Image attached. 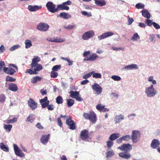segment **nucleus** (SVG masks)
<instances>
[{"instance_id": "4", "label": "nucleus", "mask_w": 160, "mask_h": 160, "mask_svg": "<svg viewBox=\"0 0 160 160\" xmlns=\"http://www.w3.org/2000/svg\"><path fill=\"white\" fill-rule=\"evenodd\" d=\"M66 123L70 129L72 130L76 129V123L72 120V118L71 116H68L66 119Z\"/></svg>"}, {"instance_id": "62", "label": "nucleus", "mask_w": 160, "mask_h": 160, "mask_svg": "<svg viewBox=\"0 0 160 160\" xmlns=\"http://www.w3.org/2000/svg\"><path fill=\"white\" fill-rule=\"evenodd\" d=\"M90 52L89 51L85 52L83 54V56L84 57L86 58V57H88V55L90 54Z\"/></svg>"}, {"instance_id": "34", "label": "nucleus", "mask_w": 160, "mask_h": 160, "mask_svg": "<svg viewBox=\"0 0 160 160\" xmlns=\"http://www.w3.org/2000/svg\"><path fill=\"white\" fill-rule=\"evenodd\" d=\"M92 76L93 78H101L102 75L101 73H96L94 71H92Z\"/></svg>"}, {"instance_id": "10", "label": "nucleus", "mask_w": 160, "mask_h": 160, "mask_svg": "<svg viewBox=\"0 0 160 160\" xmlns=\"http://www.w3.org/2000/svg\"><path fill=\"white\" fill-rule=\"evenodd\" d=\"M92 89L99 94L102 91V88L98 83H95L92 86Z\"/></svg>"}, {"instance_id": "45", "label": "nucleus", "mask_w": 160, "mask_h": 160, "mask_svg": "<svg viewBox=\"0 0 160 160\" xmlns=\"http://www.w3.org/2000/svg\"><path fill=\"white\" fill-rule=\"evenodd\" d=\"M58 75V74L55 71H53L51 72L50 74V77L52 78H56Z\"/></svg>"}, {"instance_id": "63", "label": "nucleus", "mask_w": 160, "mask_h": 160, "mask_svg": "<svg viewBox=\"0 0 160 160\" xmlns=\"http://www.w3.org/2000/svg\"><path fill=\"white\" fill-rule=\"evenodd\" d=\"M153 25L154 27L157 29H158L160 28V26L158 24L156 23L155 22H153Z\"/></svg>"}, {"instance_id": "15", "label": "nucleus", "mask_w": 160, "mask_h": 160, "mask_svg": "<svg viewBox=\"0 0 160 160\" xmlns=\"http://www.w3.org/2000/svg\"><path fill=\"white\" fill-rule=\"evenodd\" d=\"M31 68L35 71V72H38L42 69V65L38 64L34 65H31Z\"/></svg>"}, {"instance_id": "3", "label": "nucleus", "mask_w": 160, "mask_h": 160, "mask_svg": "<svg viewBox=\"0 0 160 160\" xmlns=\"http://www.w3.org/2000/svg\"><path fill=\"white\" fill-rule=\"evenodd\" d=\"M83 116L86 119L89 120L92 123H95L97 120L96 114L92 111H90L88 113H83Z\"/></svg>"}, {"instance_id": "5", "label": "nucleus", "mask_w": 160, "mask_h": 160, "mask_svg": "<svg viewBox=\"0 0 160 160\" xmlns=\"http://www.w3.org/2000/svg\"><path fill=\"white\" fill-rule=\"evenodd\" d=\"M141 137V134L138 130H133L132 134V139L134 143L137 142L139 140Z\"/></svg>"}, {"instance_id": "47", "label": "nucleus", "mask_w": 160, "mask_h": 160, "mask_svg": "<svg viewBox=\"0 0 160 160\" xmlns=\"http://www.w3.org/2000/svg\"><path fill=\"white\" fill-rule=\"evenodd\" d=\"M144 5L143 4H142L141 3H138L136 4L135 7L138 9H143L144 7Z\"/></svg>"}, {"instance_id": "8", "label": "nucleus", "mask_w": 160, "mask_h": 160, "mask_svg": "<svg viewBox=\"0 0 160 160\" xmlns=\"http://www.w3.org/2000/svg\"><path fill=\"white\" fill-rule=\"evenodd\" d=\"M55 6V5L52 2H48L46 5L48 10L52 13H54L58 11V8H56Z\"/></svg>"}, {"instance_id": "1", "label": "nucleus", "mask_w": 160, "mask_h": 160, "mask_svg": "<svg viewBox=\"0 0 160 160\" xmlns=\"http://www.w3.org/2000/svg\"><path fill=\"white\" fill-rule=\"evenodd\" d=\"M118 148L124 152H121L119 153L120 157L126 159H128L131 157V155L128 152L132 149V146L129 143L123 144L121 146L118 147Z\"/></svg>"}, {"instance_id": "18", "label": "nucleus", "mask_w": 160, "mask_h": 160, "mask_svg": "<svg viewBox=\"0 0 160 160\" xmlns=\"http://www.w3.org/2000/svg\"><path fill=\"white\" fill-rule=\"evenodd\" d=\"M160 145L159 141L157 139H153L151 143V147L153 148H156Z\"/></svg>"}, {"instance_id": "22", "label": "nucleus", "mask_w": 160, "mask_h": 160, "mask_svg": "<svg viewBox=\"0 0 160 160\" xmlns=\"http://www.w3.org/2000/svg\"><path fill=\"white\" fill-rule=\"evenodd\" d=\"M42 8L41 6L29 5L28 7V10L31 12H34L38 10V9Z\"/></svg>"}, {"instance_id": "48", "label": "nucleus", "mask_w": 160, "mask_h": 160, "mask_svg": "<svg viewBox=\"0 0 160 160\" xmlns=\"http://www.w3.org/2000/svg\"><path fill=\"white\" fill-rule=\"evenodd\" d=\"M111 78L115 81H118L121 79V78L118 76L113 75L111 77Z\"/></svg>"}, {"instance_id": "26", "label": "nucleus", "mask_w": 160, "mask_h": 160, "mask_svg": "<svg viewBox=\"0 0 160 160\" xmlns=\"http://www.w3.org/2000/svg\"><path fill=\"white\" fill-rule=\"evenodd\" d=\"M57 8L58 9V10H68L69 9V7L66 5L63 4V3L62 4L58 5L57 6Z\"/></svg>"}, {"instance_id": "25", "label": "nucleus", "mask_w": 160, "mask_h": 160, "mask_svg": "<svg viewBox=\"0 0 160 160\" xmlns=\"http://www.w3.org/2000/svg\"><path fill=\"white\" fill-rule=\"evenodd\" d=\"M59 16L63 19H68L71 17V15L68 13L62 12L59 14Z\"/></svg>"}, {"instance_id": "11", "label": "nucleus", "mask_w": 160, "mask_h": 160, "mask_svg": "<svg viewBox=\"0 0 160 160\" xmlns=\"http://www.w3.org/2000/svg\"><path fill=\"white\" fill-rule=\"evenodd\" d=\"M98 55L96 53H93L90 55L89 57L84 58L83 61H95L98 58Z\"/></svg>"}, {"instance_id": "31", "label": "nucleus", "mask_w": 160, "mask_h": 160, "mask_svg": "<svg viewBox=\"0 0 160 160\" xmlns=\"http://www.w3.org/2000/svg\"><path fill=\"white\" fill-rule=\"evenodd\" d=\"M0 147L2 150L5 152H8L9 151L8 147H7L2 142L0 143Z\"/></svg>"}, {"instance_id": "40", "label": "nucleus", "mask_w": 160, "mask_h": 160, "mask_svg": "<svg viewBox=\"0 0 160 160\" xmlns=\"http://www.w3.org/2000/svg\"><path fill=\"white\" fill-rule=\"evenodd\" d=\"M61 68V65H56L54 66L52 68V70L54 71H57L60 70Z\"/></svg>"}, {"instance_id": "20", "label": "nucleus", "mask_w": 160, "mask_h": 160, "mask_svg": "<svg viewBox=\"0 0 160 160\" xmlns=\"http://www.w3.org/2000/svg\"><path fill=\"white\" fill-rule=\"evenodd\" d=\"M138 68V67L136 64H131V65H127L124 67H123L122 68V70H123L124 69H127V70H130V69H137Z\"/></svg>"}, {"instance_id": "7", "label": "nucleus", "mask_w": 160, "mask_h": 160, "mask_svg": "<svg viewBox=\"0 0 160 160\" xmlns=\"http://www.w3.org/2000/svg\"><path fill=\"white\" fill-rule=\"evenodd\" d=\"M145 92L147 96L149 97L153 96L156 93V91L153 88V85H152L146 88Z\"/></svg>"}, {"instance_id": "32", "label": "nucleus", "mask_w": 160, "mask_h": 160, "mask_svg": "<svg viewBox=\"0 0 160 160\" xmlns=\"http://www.w3.org/2000/svg\"><path fill=\"white\" fill-rule=\"evenodd\" d=\"M34 115L33 114L31 113L29 115L27 118L26 121L29 122L31 123L33 122L35 119V118L33 117Z\"/></svg>"}, {"instance_id": "39", "label": "nucleus", "mask_w": 160, "mask_h": 160, "mask_svg": "<svg viewBox=\"0 0 160 160\" xmlns=\"http://www.w3.org/2000/svg\"><path fill=\"white\" fill-rule=\"evenodd\" d=\"M16 155L20 157H23L24 156L23 154L22 153V151L19 149L15 152Z\"/></svg>"}, {"instance_id": "30", "label": "nucleus", "mask_w": 160, "mask_h": 160, "mask_svg": "<svg viewBox=\"0 0 160 160\" xmlns=\"http://www.w3.org/2000/svg\"><path fill=\"white\" fill-rule=\"evenodd\" d=\"M69 93L70 97L73 98H75L77 96H78V95H79V92L76 91H72L70 92Z\"/></svg>"}, {"instance_id": "6", "label": "nucleus", "mask_w": 160, "mask_h": 160, "mask_svg": "<svg viewBox=\"0 0 160 160\" xmlns=\"http://www.w3.org/2000/svg\"><path fill=\"white\" fill-rule=\"evenodd\" d=\"M49 27V25L48 24L44 22H41L37 25V28L39 31L46 32L48 30Z\"/></svg>"}, {"instance_id": "19", "label": "nucleus", "mask_w": 160, "mask_h": 160, "mask_svg": "<svg viewBox=\"0 0 160 160\" xmlns=\"http://www.w3.org/2000/svg\"><path fill=\"white\" fill-rule=\"evenodd\" d=\"M47 39L48 41L52 42H61L64 41L62 39L58 38H49Z\"/></svg>"}, {"instance_id": "41", "label": "nucleus", "mask_w": 160, "mask_h": 160, "mask_svg": "<svg viewBox=\"0 0 160 160\" xmlns=\"http://www.w3.org/2000/svg\"><path fill=\"white\" fill-rule=\"evenodd\" d=\"M3 127L4 128L7 130L8 131L10 132L12 128V125L10 124H4V125Z\"/></svg>"}, {"instance_id": "33", "label": "nucleus", "mask_w": 160, "mask_h": 160, "mask_svg": "<svg viewBox=\"0 0 160 160\" xmlns=\"http://www.w3.org/2000/svg\"><path fill=\"white\" fill-rule=\"evenodd\" d=\"M123 119L124 117L122 115L118 116L117 117H116L115 118V123H118L120 122L121 120H123Z\"/></svg>"}, {"instance_id": "50", "label": "nucleus", "mask_w": 160, "mask_h": 160, "mask_svg": "<svg viewBox=\"0 0 160 160\" xmlns=\"http://www.w3.org/2000/svg\"><path fill=\"white\" fill-rule=\"evenodd\" d=\"M113 144V142L111 140H109L107 142V145L108 148H110Z\"/></svg>"}, {"instance_id": "2", "label": "nucleus", "mask_w": 160, "mask_h": 160, "mask_svg": "<svg viewBox=\"0 0 160 160\" xmlns=\"http://www.w3.org/2000/svg\"><path fill=\"white\" fill-rule=\"evenodd\" d=\"M94 135L93 132L92 131L89 132L88 129H83L79 135V138L82 140L88 142L91 141Z\"/></svg>"}, {"instance_id": "36", "label": "nucleus", "mask_w": 160, "mask_h": 160, "mask_svg": "<svg viewBox=\"0 0 160 160\" xmlns=\"http://www.w3.org/2000/svg\"><path fill=\"white\" fill-rule=\"evenodd\" d=\"M25 43V48H29L32 46L31 42L29 40H26Z\"/></svg>"}, {"instance_id": "42", "label": "nucleus", "mask_w": 160, "mask_h": 160, "mask_svg": "<svg viewBox=\"0 0 160 160\" xmlns=\"http://www.w3.org/2000/svg\"><path fill=\"white\" fill-rule=\"evenodd\" d=\"M6 80L7 81L12 82L15 81L16 79L8 75L6 77Z\"/></svg>"}, {"instance_id": "29", "label": "nucleus", "mask_w": 160, "mask_h": 160, "mask_svg": "<svg viewBox=\"0 0 160 160\" xmlns=\"http://www.w3.org/2000/svg\"><path fill=\"white\" fill-rule=\"evenodd\" d=\"M95 4L99 6H103L106 5L105 0H98L96 1Z\"/></svg>"}, {"instance_id": "44", "label": "nucleus", "mask_w": 160, "mask_h": 160, "mask_svg": "<svg viewBox=\"0 0 160 160\" xmlns=\"http://www.w3.org/2000/svg\"><path fill=\"white\" fill-rule=\"evenodd\" d=\"M153 77L150 76L148 78V81L149 82H151L152 84H156L157 83V82L156 80L153 79Z\"/></svg>"}, {"instance_id": "57", "label": "nucleus", "mask_w": 160, "mask_h": 160, "mask_svg": "<svg viewBox=\"0 0 160 160\" xmlns=\"http://www.w3.org/2000/svg\"><path fill=\"white\" fill-rule=\"evenodd\" d=\"M92 74V72L87 73L83 76V78L86 79L90 77Z\"/></svg>"}, {"instance_id": "23", "label": "nucleus", "mask_w": 160, "mask_h": 160, "mask_svg": "<svg viewBox=\"0 0 160 160\" xmlns=\"http://www.w3.org/2000/svg\"><path fill=\"white\" fill-rule=\"evenodd\" d=\"M41 61L40 58L38 56H34V58L32 59V62L31 64V65H34L36 64H38V63Z\"/></svg>"}, {"instance_id": "59", "label": "nucleus", "mask_w": 160, "mask_h": 160, "mask_svg": "<svg viewBox=\"0 0 160 160\" xmlns=\"http://www.w3.org/2000/svg\"><path fill=\"white\" fill-rule=\"evenodd\" d=\"M57 121L58 125L60 127H62V123L60 118L58 117V118Z\"/></svg>"}, {"instance_id": "54", "label": "nucleus", "mask_w": 160, "mask_h": 160, "mask_svg": "<svg viewBox=\"0 0 160 160\" xmlns=\"http://www.w3.org/2000/svg\"><path fill=\"white\" fill-rule=\"evenodd\" d=\"M6 98L4 94L0 95V102H3L5 101Z\"/></svg>"}, {"instance_id": "9", "label": "nucleus", "mask_w": 160, "mask_h": 160, "mask_svg": "<svg viewBox=\"0 0 160 160\" xmlns=\"http://www.w3.org/2000/svg\"><path fill=\"white\" fill-rule=\"evenodd\" d=\"M94 35V32L92 30L84 32L82 36V38L84 40H87L93 37Z\"/></svg>"}, {"instance_id": "38", "label": "nucleus", "mask_w": 160, "mask_h": 160, "mask_svg": "<svg viewBox=\"0 0 160 160\" xmlns=\"http://www.w3.org/2000/svg\"><path fill=\"white\" fill-rule=\"evenodd\" d=\"M17 121V118H14L12 119H10L7 120L6 121V123L7 124H10V123H13L16 122Z\"/></svg>"}, {"instance_id": "27", "label": "nucleus", "mask_w": 160, "mask_h": 160, "mask_svg": "<svg viewBox=\"0 0 160 160\" xmlns=\"http://www.w3.org/2000/svg\"><path fill=\"white\" fill-rule=\"evenodd\" d=\"M42 78L39 76H36L33 77L31 79V82L33 84H35L37 82L41 81Z\"/></svg>"}, {"instance_id": "12", "label": "nucleus", "mask_w": 160, "mask_h": 160, "mask_svg": "<svg viewBox=\"0 0 160 160\" xmlns=\"http://www.w3.org/2000/svg\"><path fill=\"white\" fill-rule=\"evenodd\" d=\"M28 106L32 110H34L37 108V103L32 99L30 98L28 102Z\"/></svg>"}, {"instance_id": "49", "label": "nucleus", "mask_w": 160, "mask_h": 160, "mask_svg": "<svg viewBox=\"0 0 160 160\" xmlns=\"http://www.w3.org/2000/svg\"><path fill=\"white\" fill-rule=\"evenodd\" d=\"M26 73H29V74L32 75V74H37L38 72H35V71L31 69H28L27 70V71L26 72Z\"/></svg>"}, {"instance_id": "37", "label": "nucleus", "mask_w": 160, "mask_h": 160, "mask_svg": "<svg viewBox=\"0 0 160 160\" xmlns=\"http://www.w3.org/2000/svg\"><path fill=\"white\" fill-rule=\"evenodd\" d=\"M74 100L72 99H68L67 101L68 106L69 107H71L74 103Z\"/></svg>"}, {"instance_id": "46", "label": "nucleus", "mask_w": 160, "mask_h": 160, "mask_svg": "<svg viewBox=\"0 0 160 160\" xmlns=\"http://www.w3.org/2000/svg\"><path fill=\"white\" fill-rule=\"evenodd\" d=\"M106 158H109L114 154V152L112 151H109L106 153Z\"/></svg>"}, {"instance_id": "53", "label": "nucleus", "mask_w": 160, "mask_h": 160, "mask_svg": "<svg viewBox=\"0 0 160 160\" xmlns=\"http://www.w3.org/2000/svg\"><path fill=\"white\" fill-rule=\"evenodd\" d=\"M146 23L148 26H150L152 25H153V22H152V20L148 19H146Z\"/></svg>"}, {"instance_id": "58", "label": "nucleus", "mask_w": 160, "mask_h": 160, "mask_svg": "<svg viewBox=\"0 0 160 160\" xmlns=\"http://www.w3.org/2000/svg\"><path fill=\"white\" fill-rule=\"evenodd\" d=\"M133 21L134 20L132 18L129 17L128 18V25H130L131 24Z\"/></svg>"}, {"instance_id": "52", "label": "nucleus", "mask_w": 160, "mask_h": 160, "mask_svg": "<svg viewBox=\"0 0 160 160\" xmlns=\"http://www.w3.org/2000/svg\"><path fill=\"white\" fill-rule=\"evenodd\" d=\"M75 24L73 23H72L71 24L69 25L68 26H64V28H65L66 29H72L75 26Z\"/></svg>"}, {"instance_id": "51", "label": "nucleus", "mask_w": 160, "mask_h": 160, "mask_svg": "<svg viewBox=\"0 0 160 160\" xmlns=\"http://www.w3.org/2000/svg\"><path fill=\"white\" fill-rule=\"evenodd\" d=\"M82 14L84 16H87L88 17H89L92 16V14L90 12H88L86 11H81Z\"/></svg>"}, {"instance_id": "55", "label": "nucleus", "mask_w": 160, "mask_h": 160, "mask_svg": "<svg viewBox=\"0 0 160 160\" xmlns=\"http://www.w3.org/2000/svg\"><path fill=\"white\" fill-rule=\"evenodd\" d=\"M104 106L102 105L101 104H98L96 106V108L98 110L101 112L102 109L103 108Z\"/></svg>"}, {"instance_id": "13", "label": "nucleus", "mask_w": 160, "mask_h": 160, "mask_svg": "<svg viewBox=\"0 0 160 160\" xmlns=\"http://www.w3.org/2000/svg\"><path fill=\"white\" fill-rule=\"evenodd\" d=\"M114 35V33L111 32H105L101 35L98 36V38L100 40L104 39Z\"/></svg>"}, {"instance_id": "60", "label": "nucleus", "mask_w": 160, "mask_h": 160, "mask_svg": "<svg viewBox=\"0 0 160 160\" xmlns=\"http://www.w3.org/2000/svg\"><path fill=\"white\" fill-rule=\"evenodd\" d=\"M47 107L48 110H53L54 107L53 105L50 104L48 105Z\"/></svg>"}, {"instance_id": "24", "label": "nucleus", "mask_w": 160, "mask_h": 160, "mask_svg": "<svg viewBox=\"0 0 160 160\" xmlns=\"http://www.w3.org/2000/svg\"><path fill=\"white\" fill-rule=\"evenodd\" d=\"M120 136V134L119 133H114L110 135L109 139L112 141L114 140Z\"/></svg>"}, {"instance_id": "21", "label": "nucleus", "mask_w": 160, "mask_h": 160, "mask_svg": "<svg viewBox=\"0 0 160 160\" xmlns=\"http://www.w3.org/2000/svg\"><path fill=\"white\" fill-rule=\"evenodd\" d=\"M8 89L9 90L13 92H16L18 90V87L16 84L11 83L9 85Z\"/></svg>"}, {"instance_id": "56", "label": "nucleus", "mask_w": 160, "mask_h": 160, "mask_svg": "<svg viewBox=\"0 0 160 160\" xmlns=\"http://www.w3.org/2000/svg\"><path fill=\"white\" fill-rule=\"evenodd\" d=\"M20 47V46L19 45H14L12 47L10 48V50L11 51H13L17 49Z\"/></svg>"}, {"instance_id": "16", "label": "nucleus", "mask_w": 160, "mask_h": 160, "mask_svg": "<svg viewBox=\"0 0 160 160\" xmlns=\"http://www.w3.org/2000/svg\"><path fill=\"white\" fill-rule=\"evenodd\" d=\"M131 139V136L130 135H126L120 138L117 140V143H120L122 142L123 140L126 141H129Z\"/></svg>"}, {"instance_id": "64", "label": "nucleus", "mask_w": 160, "mask_h": 160, "mask_svg": "<svg viewBox=\"0 0 160 160\" xmlns=\"http://www.w3.org/2000/svg\"><path fill=\"white\" fill-rule=\"evenodd\" d=\"M40 92L42 95H46L47 94V90H44L43 89H41Z\"/></svg>"}, {"instance_id": "14", "label": "nucleus", "mask_w": 160, "mask_h": 160, "mask_svg": "<svg viewBox=\"0 0 160 160\" xmlns=\"http://www.w3.org/2000/svg\"><path fill=\"white\" fill-rule=\"evenodd\" d=\"M3 70L4 72L7 74L12 75L16 72L15 69H14L11 67H4Z\"/></svg>"}, {"instance_id": "43", "label": "nucleus", "mask_w": 160, "mask_h": 160, "mask_svg": "<svg viewBox=\"0 0 160 160\" xmlns=\"http://www.w3.org/2000/svg\"><path fill=\"white\" fill-rule=\"evenodd\" d=\"M139 36L137 33H134L131 38V40L133 41H136L138 39H139Z\"/></svg>"}, {"instance_id": "28", "label": "nucleus", "mask_w": 160, "mask_h": 160, "mask_svg": "<svg viewBox=\"0 0 160 160\" xmlns=\"http://www.w3.org/2000/svg\"><path fill=\"white\" fill-rule=\"evenodd\" d=\"M142 15L143 16L146 18L147 19H149L150 17V15L148 10L144 9L142 11Z\"/></svg>"}, {"instance_id": "61", "label": "nucleus", "mask_w": 160, "mask_h": 160, "mask_svg": "<svg viewBox=\"0 0 160 160\" xmlns=\"http://www.w3.org/2000/svg\"><path fill=\"white\" fill-rule=\"evenodd\" d=\"M5 66V63L3 61H1L0 62V72L2 71V68Z\"/></svg>"}, {"instance_id": "35", "label": "nucleus", "mask_w": 160, "mask_h": 160, "mask_svg": "<svg viewBox=\"0 0 160 160\" xmlns=\"http://www.w3.org/2000/svg\"><path fill=\"white\" fill-rule=\"evenodd\" d=\"M56 102L58 104H62L63 102V99L62 97L59 96L56 99Z\"/></svg>"}, {"instance_id": "17", "label": "nucleus", "mask_w": 160, "mask_h": 160, "mask_svg": "<svg viewBox=\"0 0 160 160\" xmlns=\"http://www.w3.org/2000/svg\"><path fill=\"white\" fill-rule=\"evenodd\" d=\"M50 137L49 134H48L47 135H43L40 139L41 142L43 144H46L48 141Z\"/></svg>"}]
</instances>
